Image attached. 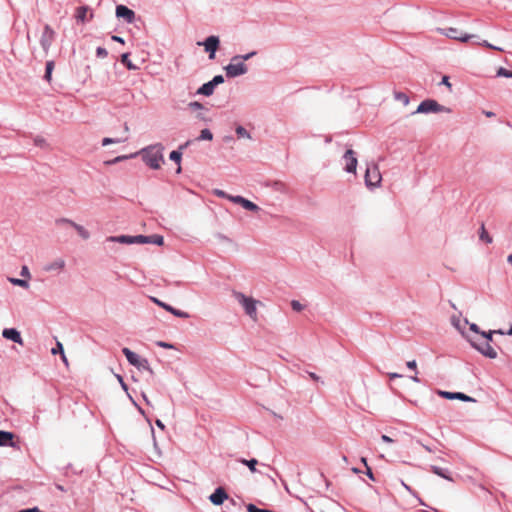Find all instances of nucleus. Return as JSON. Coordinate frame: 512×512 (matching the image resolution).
<instances>
[{"label":"nucleus","mask_w":512,"mask_h":512,"mask_svg":"<svg viewBox=\"0 0 512 512\" xmlns=\"http://www.w3.org/2000/svg\"><path fill=\"white\" fill-rule=\"evenodd\" d=\"M247 511L248 512H273L271 510H266V509H260L258 508L257 506H255L254 504H249L247 506Z\"/></svg>","instance_id":"41"},{"label":"nucleus","mask_w":512,"mask_h":512,"mask_svg":"<svg viewBox=\"0 0 512 512\" xmlns=\"http://www.w3.org/2000/svg\"><path fill=\"white\" fill-rule=\"evenodd\" d=\"M215 88L216 86L211 81H208L198 88L196 94L209 97L214 93Z\"/></svg>","instance_id":"23"},{"label":"nucleus","mask_w":512,"mask_h":512,"mask_svg":"<svg viewBox=\"0 0 512 512\" xmlns=\"http://www.w3.org/2000/svg\"><path fill=\"white\" fill-rule=\"evenodd\" d=\"M437 31L450 39L458 40L460 42H468L470 39L475 37L473 34L462 33L454 27L438 28Z\"/></svg>","instance_id":"7"},{"label":"nucleus","mask_w":512,"mask_h":512,"mask_svg":"<svg viewBox=\"0 0 512 512\" xmlns=\"http://www.w3.org/2000/svg\"><path fill=\"white\" fill-rule=\"evenodd\" d=\"M479 44L482 45V46H485L487 48H490V49H494V50H497V51H503V49L501 47L492 45L491 43H489L486 40H483L482 42H479Z\"/></svg>","instance_id":"44"},{"label":"nucleus","mask_w":512,"mask_h":512,"mask_svg":"<svg viewBox=\"0 0 512 512\" xmlns=\"http://www.w3.org/2000/svg\"><path fill=\"white\" fill-rule=\"evenodd\" d=\"M479 237H480V239L482 241H484V242H486L488 244L492 243V237L486 231L484 224H482L481 227H480Z\"/></svg>","instance_id":"34"},{"label":"nucleus","mask_w":512,"mask_h":512,"mask_svg":"<svg viewBox=\"0 0 512 512\" xmlns=\"http://www.w3.org/2000/svg\"><path fill=\"white\" fill-rule=\"evenodd\" d=\"M468 325L471 331L476 334H481L482 331H480L479 327L475 323H469Z\"/></svg>","instance_id":"52"},{"label":"nucleus","mask_w":512,"mask_h":512,"mask_svg":"<svg viewBox=\"0 0 512 512\" xmlns=\"http://www.w3.org/2000/svg\"><path fill=\"white\" fill-rule=\"evenodd\" d=\"M451 109L440 105L436 100L433 99H427L422 101L416 111L413 112V114L421 113V114H428V113H450Z\"/></svg>","instance_id":"5"},{"label":"nucleus","mask_w":512,"mask_h":512,"mask_svg":"<svg viewBox=\"0 0 512 512\" xmlns=\"http://www.w3.org/2000/svg\"><path fill=\"white\" fill-rule=\"evenodd\" d=\"M241 463H243L244 465H247L251 472H253V473L256 472V465L258 463L256 459H250V460L242 459Z\"/></svg>","instance_id":"36"},{"label":"nucleus","mask_w":512,"mask_h":512,"mask_svg":"<svg viewBox=\"0 0 512 512\" xmlns=\"http://www.w3.org/2000/svg\"><path fill=\"white\" fill-rule=\"evenodd\" d=\"M51 353L53 355L57 354V353H60L61 355H63L64 353V349H63V345L61 342L57 341L56 343V347L52 348L51 349Z\"/></svg>","instance_id":"40"},{"label":"nucleus","mask_w":512,"mask_h":512,"mask_svg":"<svg viewBox=\"0 0 512 512\" xmlns=\"http://www.w3.org/2000/svg\"><path fill=\"white\" fill-rule=\"evenodd\" d=\"M121 142H122V140L118 139V138L105 137L102 139V146H108L110 144H117V143H121Z\"/></svg>","instance_id":"38"},{"label":"nucleus","mask_w":512,"mask_h":512,"mask_svg":"<svg viewBox=\"0 0 512 512\" xmlns=\"http://www.w3.org/2000/svg\"><path fill=\"white\" fill-rule=\"evenodd\" d=\"M212 139H213V134L207 128L201 130V132H200V134H199V136L197 138V140H199V141H204V140L211 141Z\"/></svg>","instance_id":"30"},{"label":"nucleus","mask_w":512,"mask_h":512,"mask_svg":"<svg viewBox=\"0 0 512 512\" xmlns=\"http://www.w3.org/2000/svg\"><path fill=\"white\" fill-rule=\"evenodd\" d=\"M121 62L129 69V70H137L138 67L136 65H134L130 60H129V54L128 53H124L122 54L121 56Z\"/></svg>","instance_id":"31"},{"label":"nucleus","mask_w":512,"mask_h":512,"mask_svg":"<svg viewBox=\"0 0 512 512\" xmlns=\"http://www.w3.org/2000/svg\"><path fill=\"white\" fill-rule=\"evenodd\" d=\"M188 107L191 110H202L204 108V106L200 102H197V101L190 102L188 104Z\"/></svg>","instance_id":"45"},{"label":"nucleus","mask_w":512,"mask_h":512,"mask_svg":"<svg viewBox=\"0 0 512 512\" xmlns=\"http://www.w3.org/2000/svg\"><path fill=\"white\" fill-rule=\"evenodd\" d=\"M309 377L314 381H319L320 377L313 372H309Z\"/></svg>","instance_id":"58"},{"label":"nucleus","mask_w":512,"mask_h":512,"mask_svg":"<svg viewBox=\"0 0 512 512\" xmlns=\"http://www.w3.org/2000/svg\"><path fill=\"white\" fill-rule=\"evenodd\" d=\"M123 354L125 355L129 364L133 365L140 371H147L150 375L154 374V371L150 367V364L147 359L142 358L137 353L131 351L129 348L122 349Z\"/></svg>","instance_id":"3"},{"label":"nucleus","mask_w":512,"mask_h":512,"mask_svg":"<svg viewBox=\"0 0 512 512\" xmlns=\"http://www.w3.org/2000/svg\"><path fill=\"white\" fill-rule=\"evenodd\" d=\"M219 44V37L215 35L207 37L203 42H198V45L203 46L204 50L209 54L210 60L215 58V53L219 48Z\"/></svg>","instance_id":"8"},{"label":"nucleus","mask_w":512,"mask_h":512,"mask_svg":"<svg viewBox=\"0 0 512 512\" xmlns=\"http://www.w3.org/2000/svg\"><path fill=\"white\" fill-rule=\"evenodd\" d=\"M13 438V433L0 430V447H13Z\"/></svg>","instance_id":"21"},{"label":"nucleus","mask_w":512,"mask_h":512,"mask_svg":"<svg viewBox=\"0 0 512 512\" xmlns=\"http://www.w3.org/2000/svg\"><path fill=\"white\" fill-rule=\"evenodd\" d=\"M164 146L160 143L152 144L142 148L137 155L140 154L143 162L153 170H158L164 163L163 156Z\"/></svg>","instance_id":"1"},{"label":"nucleus","mask_w":512,"mask_h":512,"mask_svg":"<svg viewBox=\"0 0 512 512\" xmlns=\"http://www.w3.org/2000/svg\"><path fill=\"white\" fill-rule=\"evenodd\" d=\"M235 132L239 138L251 139V134L241 125L235 128Z\"/></svg>","instance_id":"32"},{"label":"nucleus","mask_w":512,"mask_h":512,"mask_svg":"<svg viewBox=\"0 0 512 512\" xmlns=\"http://www.w3.org/2000/svg\"><path fill=\"white\" fill-rule=\"evenodd\" d=\"M57 223L70 225L78 232L80 237L83 239H88L90 237V233L88 232V230L86 228H84L82 225H79V224L73 222L72 220L62 218V219H59L57 221Z\"/></svg>","instance_id":"16"},{"label":"nucleus","mask_w":512,"mask_h":512,"mask_svg":"<svg viewBox=\"0 0 512 512\" xmlns=\"http://www.w3.org/2000/svg\"><path fill=\"white\" fill-rule=\"evenodd\" d=\"M406 365H407V367H408L409 369H411V370H416V368H417V363H416V361H415V360L408 361V362L406 363Z\"/></svg>","instance_id":"54"},{"label":"nucleus","mask_w":512,"mask_h":512,"mask_svg":"<svg viewBox=\"0 0 512 512\" xmlns=\"http://www.w3.org/2000/svg\"><path fill=\"white\" fill-rule=\"evenodd\" d=\"M472 346L478 350L483 356L488 357L490 359L497 358V352L496 350L491 346L489 342H484L481 344H478L474 342L472 339H469Z\"/></svg>","instance_id":"11"},{"label":"nucleus","mask_w":512,"mask_h":512,"mask_svg":"<svg viewBox=\"0 0 512 512\" xmlns=\"http://www.w3.org/2000/svg\"><path fill=\"white\" fill-rule=\"evenodd\" d=\"M169 158H170V160H172L178 164L177 173H180L181 172L180 162H181V158H182V152L180 150H173L170 153Z\"/></svg>","instance_id":"26"},{"label":"nucleus","mask_w":512,"mask_h":512,"mask_svg":"<svg viewBox=\"0 0 512 512\" xmlns=\"http://www.w3.org/2000/svg\"><path fill=\"white\" fill-rule=\"evenodd\" d=\"M115 14L116 17L123 18L127 23H133L135 20V12L125 5H117Z\"/></svg>","instance_id":"14"},{"label":"nucleus","mask_w":512,"mask_h":512,"mask_svg":"<svg viewBox=\"0 0 512 512\" xmlns=\"http://www.w3.org/2000/svg\"><path fill=\"white\" fill-rule=\"evenodd\" d=\"M344 170L347 173H356L357 168V157L356 153L352 149H348L343 155Z\"/></svg>","instance_id":"9"},{"label":"nucleus","mask_w":512,"mask_h":512,"mask_svg":"<svg viewBox=\"0 0 512 512\" xmlns=\"http://www.w3.org/2000/svg\"><path fill=\"white\" fill-rule=\"evenodd\" d=\"M53 69H54V62L48 61L46 63V69H45V75H44V79L48 82L51 81Z\"/></svg>","instance_id":"33"},{"label":"nucleus","mask_w":512,"mask_h":512,"mask_svg":"<svg viewBox=\"0 0 512 512\" xmlns=\"http://www.w3.org/2000/svg\"><path fill=\"white\" fill-rule=\"evenodd\" d=\"M394 98L395 100L402 102L404 106H407L410 103L409 96L403 92H394Z\"/></svg>","instance_id":"29"},{"label":"nucleus","mask_w":512,"mask_h":512,"mask_svg":"<svg viewBox=\"0 0 512 512\" xmlns=\"http://www.w3.org/2000/svg\"><path fill=\"white\" fill-rule=\"evenodd\" d=\"M111 39H112L113 41L119 42V43H121V44H124V42H125V41H124V39H123L122 37H120V36H116V35H113V36L111 37Z\"/></svg>","instance_id":"56"},{"label":"nucleus","mask_w":512,"mask_h":512,"mask_svg":"<svg viewBox=\"0 0 512 512\" xmlns=\"http://www.w3.org/2000/svg\"><path fill=\"white\" fill-rule=\"evenodd\" d=\"M418 444H420L426 451L428 452H433V449L430 448L429 446L427 445H424L423 443H421L419 440L417 441Z\"/></svg>","instance_id":"62"},{"label":"nucleus","mask_w":512,"mask_h":512,"mask_svg":"<svg viewBox=\"0 0 512 512\" xmlns=\"http://www.w3.org/2000/svg\"><path fill=\"white\" fill-rule=\"evenodd\" d=\"M451 324L463 335L465 336L468 340L470 339L466 334H465V327L469 324L468 320L467 319H461L460 316H452L451 317Z\"/></svg>","instance_id":"20"},{"label":"nucleus","mask_w":512,"mask_h":512,"mask_svg":"<svg viewBox=\"0 0 512 512\" xmlns=\"http://www.w3.org/2000/svg\"><path fill=\"white\" fill-rule=\"evenodd\" d=\"M156 425L157 427H159L160 429L164 430L165 429V425L163 424V422L159 419L156 420Z\"/></svg>","instance_id":"61"},{"label":"nucleus","mask_w":512,"mask_h":512,"mask_svg":"<svg viewBox=\"0 0 512 512\" xmlns=\"http://www.w3.org/2000/svg\"><path fill=\"white\" fill-rule=\"evenodd\" d=\"M65 267H66L65 259L62 257H58V258L54 259L53 261L45 264V266L43 267V270L45 272H61L65 269Z\"/></svg>","instance_id":"15"},{"label":"nucleus","mask_w":512,"mask_h":512,"mask_svg":"<svg viewBox=\"0 0 512 512\" xmlns=\"http://www.w3.org/2000/svg\"><path fill=\"white\" fill-rule=\"evenodd\" d=\"M88 10L89 9L86 6L79 7L77 9L76 15H75L77 21L82 22V23L89 21L93 17V13H90V15L88 17Z\"/></svg>","instance_id":"22"},{"label":"nucleus","mask_w":512,"mask_h":512,"mask_svg":"<svg viewBox=\"0 0 512 512\" xmlns=\"http://www.w3.org/2000/svg\"><path fill=\"white\" fill-rule=\"evenodd\" d=\"M158 346L160 347H163V348H166V349H171L173 348V346L169 343H166V342H158Z\"/></svg>","instance_id":"57"},{"label":"nucleus","mask_w":512,"mask_h":512,"mask_svg":"<svg viewBox=\"0 0 512 512\" xmlns=\"http://www.w3.org/2000/svg\"><path fill=\"white\" fill-rule=\"evenodd\" d=\"M7 280L14 286H19V287H22L24 289H28L29 288V282L26 280V279H19V278H14V277H8Z\"/></svg>","instance_id":"25"},{"label":"nucleus","mask_w":512,"mask_h":512,"mask_svg":"<svg viewBox=\"0 0 512 512\" xmlns=\"http://www.w3.org/2000/svg\"><path fill=\"white\" fill-rule=\"evenodd\" d=\"M55 39V31L49 26L45 25L43 33L40 38V44L45 53H47Z\"/></svg>","instance_id":"10"},{"label":"nucleus","mask_w":512,"mask_h":512,"mask_svg":"<svg viewBox=\"0 0 512 512\" xmlns=\"http://www.w3.org/2000/svg\"><path fill=\"white\" fill-rule=\"evenodd\" d=\"M438 393L441 397H443L445 399H450V400L457 399V400H461L464 402H474L475 401L472 397H470L464 393H461V392L439 391Z\"/></svg>","instance_id":"17"},{"label":"nucleus","mask_w":512,"mask_h":512,"mask_svg":"<svg viewBox=\"0 0 512 512\" xmlns=\"http://www.w3.org/2000/svg\"><path fill=\"white\" fill-rule=\"evenodd\" d=\"M229 201L241 205L245 210L258 212L260 210L259 206L253 203L252 201L240 196L235 195L234 197H229Z\"/></svg>","instance_id":"13"},{"label":"nucleus","mask_w":512,"mask_h":512,"mask_svg":"<svg viewBox=\"0 0 512 512\" xmlns=\"http://www.w3.org/2000/svg\"><path fill=\"white\" fill-rule=\"evenodd\" d=\"M228 498V494L222 487H218L215 491L209 496V500L214 505H221Z\"/></svg>","instance_id":"18"},{"label":"nucleus","mask_w":512,"mask_h":512,"mask_svg":"<svg viewBox=\"0 0 512 512\" xmlns=\"http://www.w3.org/2000/svg\"><path fill=\"white\" fill-rule=\"evenodd\" d=\"M441 84L446 85L447 87H449V88H450V87H451V84H450V82H449V77H448V76H444V77L442 78Z\"/></svg>","instance_id":"55"},{"label":"nucleus","mask_w":512,"mask_h":512,"mask_svg":"<svg viewBox=\"0 0 512 512\" xmlns=\"http://www.w3.org/2000/svg\"><path fill=\"white\" fill-rule=\"evenodd\" d=\"M109 241L122 243V244H134L133 236L121 235V236H111L108 238Z\"/></svg>","instance_id":"24"},{"label":"nucleus","mask_w":512,"mask_h":512,"mask_svg":"<svg viewBox=\"0 0 512 512\" xmlns=\"http://www.w3.org/2000/svg\"><path fill=\"white\" fill-rule=\"evenodd\" d=\"M150 299L156 305H158L159 307H162L163 309H165L166 311L170 312L171 314H173L176 317L184 318V319L189 318V314L187 312H185V311L175 309L171 305H169V304L159 300L156 297H150Z\"/></svg>","instance_id":"12"},{"label":"nucleus","mask_w":512,"mask_h":512,"mask_svg":"<svg viewBox=\"0 0 512 512\" xmlns=\"http://www.w3.org/2000/svg\"><path fill=\"white\" fill-rule=\"evenodd\" d=\"M388 376H389L390 379H395V378H401L402 377L401 374L394 373V372L389 373Z\"/></svg>","instance_id":"59"},{"label":"nucleus","mask_w":512,"mask_h":512,"mask_svg":"<svg viewBox=\"0 0 512 512\" xmlns=\"http://www.w3.org/2000/svg\"><path fill=\"white\" fill-rule=\"evenodd\" d=\"M214 194L220 198H226L228 200H229V197H234V195L227 194L225 191L219 190V189H215Z\"/></svg>","instance_id":"43"},{"label":"nucleus","mask_w":512,"mask_h":512,"mask_svg":"<svg viewBox=\"0 0 512 512\" xmlns=\"http://www.w3.org/2000/svg\"><path fill=\"white\" fill-rule=\"evenodd\" d=\"M381 180L382 177L378 166L374 163L368 164L365 172L366 186L369 188L379 187Z\"/></svg>","instance_id":"6"},{"label":"nucleus","mask_w":512,"mask_h":512,"mask_svg":"<svg viewBox=\"0 0 512 512\" xmlns=\"http://www.w3.org/2000/svg\"><path fill=\"white\" fill-rule=\"evenodd\" d=\"M291 307L294 311H297V312L302 311L304 308V306L297 300H293L291 302Z\"/></svg>","instance_id":"48"},{"label":"nucleus","mask_w":512,"mask_h":512,"mask_svg":"<svg viewBox=\"0 0 512 512\" xmlns=\"http://www.w3.org/2000/svg\"><path fill=\"white\" fill-rule=\"evenodd\" d=\"M497 77H506V78H512V72L506 70L503 67H500L496 72Z\"/></svg>","instance_id":"37"},{"label":"nucleus","mask_w":512,"mask_h":512,"mask_svg":"<svg viewBox=\"0 0 512 512\" xmlns=\"http://www.w3.org/2000/svg\"><path fill=\"white\" fill-rule=\"evenodd\" d=\"M507 261L512 265V253L508 256Z\"/></svg>","instance_id":"64"},{"label":"nucleus","mask_w":512,"mask_h":512,"mask_svg":"<svg viewBox=\"0 0 512 512\" xmlns=\"http://www.w3.org/2000/svg\"><path fill=\"white\" fill-rule=\"evenodd\" d=\"M2 336L5 339L11 340V341H13L15 343H18V344H22L23 343V340H22L20 332L18 330H16L15 328H5L2 331Z\"/></svg>","instance_id":"19"},{"label":"nucleus","mask_w":512,"mask_h":512,"mask_svg":"<svg viewBox=\"0 0 512 512\" xmlns=\"http://www.w3.org/2000/svg\"><path fill=\"white\" fill-rule=\"evenodd\" d=\"M256 53H257L256 51H251L247 54L236 55V56L239 57L245 63V61H247V60L251 59L253 56H255Z\"/></svg>","instance_id":"47"},{"label":"nucleus","mask_w":512,"mask_h":512,"mask_svg":"<svg viewBox=\"0 0 512 512\" xmlns=\"http://www.w3.org/2000/svg\"><path fill=\"white\" fill-rule=\"evenodd\" d=\"M210 81L214 84V86H217V85L222 84L224 82V77L222 75H216Z\"/></svg>","instance_id":"50"},{"label":"nucleus","mask_w":512,"mask_h":512,"mask_svg":"<svg viewBox=\"0 0 512 512\" xmlns=\"http://www.w3.org/2000/svg\"><path fill=\"white\" fill-rule=\"evenodd\" d=\"M117 379H118L121 387L123 388V390L127 391L128 387H127V384L124 382L123 377L120 375H117Z\"/></svg>","instance_id":"53"},{"label":"nucleus","mask_w":512,"mask_h":512,"mask_svg":"<svg viewBox=\"0 0 512 512\" xmlns=\"http://www.w3.org/2000/svg\"><path fill=\"white\" fill-rule=\"evenodd\" d=\"M133 239H134V244H146L148 243V236H144V235H137V236H133Z\"/></svg>","instance_id":"39"},{"label":"nucleus","mask_w":512,"mask_h":512,"mask_svg":"<svg viewBox=\"0 0 512 512\" xmlns=\"http://www.w3.org/2000/svg\"><path fill=\"white\" fill-rule=\"evenodd\" d=\"M480 335L485 339V342H489L490 343L492 341V337L494 335V332H493V330H490L488 332L482 331Z\"/></svg>","instance_id":"42"},{"label":"nucleus","mask_w":512,"mask_h":512,"mask_svg":"<svg viewBox=\"0 0 512 512\" xmlns=\"http://www.w3.org/2000/svg\"><path fill=\"white\" fill-rule=\"evenodd\" d=\"M137 156V153H132L130 155H120V156H117L115 157L114 159L112 160H108L105 162L106 165H112V164H116V163H119L121 161H124V160H127V159H130V158H134Z\"/></svg>","instance_id":"27"},{"label":"nucleus","mask_w":512,"mask_h":512,"mask_svg":"<svg viewBox=\"0 0 512 512\" xmlns=\"http://www.w3.org/2000/svg\"><path fill=\"white\" fill-rule=\"evenodd\" d=\"M233 297L242 306L245 314L253 321L258 320L257 307L260 302L253 297L247 296L242 292L234 291Z\"/></svg>","instance_id":"2"},{"label":"nucleus","mask_w":512,"mask_h":512,"mask_svg":"<svg viewBox=\"0 0 512 512\" xmlns=\"http://www.w3.org/2000/svg\"><path fill=\"white\" fill-rule=\"evenodd\" d=\"M96 55H97V57H99V58H106V57H107V55H108V52H107V50H106L105 48H103V47H98V48L96 49Z\"/></svg>","instance_id":"49"},{"label":"nucleus","mask_w":512,"mask_h":512,"mask_svg":"<svg viewBox=\"0 0 512 512\" xmlns=\"http://www.w3.org/2000/svg\"><path fill=\"white\" fill-rule=\"evenodd\" d=\"M361 462H362V463L367 467V471H366L367 476H368L370 479L374 480L373 473H372L371 469L367 466V460H366V458H361Z\"/></svg>","instance_id":"51"},{"label":"nucleus","mask_w":512,"mask_h":512,"mask_svg":"<svg viewBox=\"0 0 512 512\" xmlns=\"http://www.w3.org/2000/svg\"><path fill=\"white\" fill-rule=\"evenodd\" d=\"M493 332H494V334L507 335V331H504L502 329L493 330Z\"/></svg>","instance_id":"63"},{"label":"nucleus","mask_w":512,"mask_h":512,"mask_svg":"<svg viewBox=\"0 0 512 512\" xmlns=\"http://www.w3.org/2000/svg\"><path fill=\"white\" fill-rule=\"evenodd\" d=\"M224 71L228 78H235L246 74L248 72V67L235 55L231 58L229 64L224 67Z\"/></svg>","instance_id":"4"},{"label":"nucleus","mask_w":512,"mask_h":512,"mask_svg":"<svg viewBox=\"0 0 512 512\" xmlns=\"http://www.w3.org/2000/svg\"><path fill=\"white\" fill-rule=\"evenodd\" d=\"M431 471L434 474H436V475H438V476H440V477H442V478H444L446 480L452 481V478L449 475L446 474L445 470L440 468V467H438V466L432 465L431 466Z\"/></svg>","instance_id":"28"},{"label":"nucleus","mask_w":512,"mask_h":512,"mask_svg":"<svg viewBox=\"0 0 512 512\" xmlns=\"http://www.w3.org/2000/svg\"><path fill=\"white\" fill-rule=\"evenodd\" d=\"M20 275L22 277H24L25 279H30L31 278V273L29 271V268L27 266H22L21 270H20Z\"/></svg>","instance_id":"46"},{"label":"nucleus","mask_w":512,"mask_h":512,"mask_svg":"<svg viewBox=\"0 0 512 512\" xmlns=\"http://www.w3.org/2000/svg\"><path fill=\"white\" fill-rule=\"evenodd\" d=\"M381 439H382V441H384L386 443H392L393 442V440L389 436H387V435H382Z\"/></svg>","instance_id":"60"},{"label":"nucleus","mask_w":512,"mask_h":512,"mask_svg":"<svg viewBox=\"0 0 512 512\" xmlns=\"http://www.w3.org/2000/svg\"><path fill=\"white\" fill-rule=\"evenodd\" d=\"M163 242H164V239L160 235L154 234V235L148 236L149 244H155V245L161 246L163 244Z\"/></svg>","instance_id":"35"}]
</instances>
